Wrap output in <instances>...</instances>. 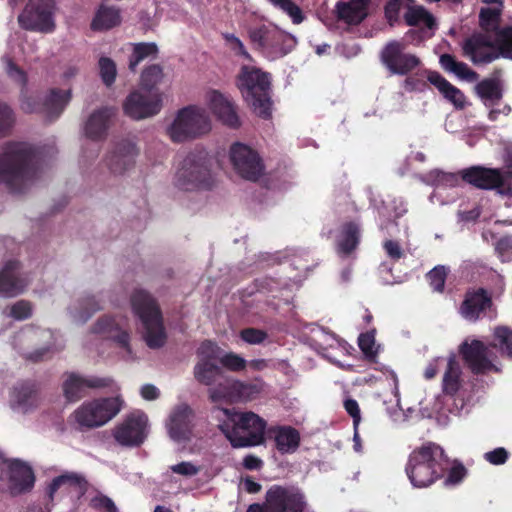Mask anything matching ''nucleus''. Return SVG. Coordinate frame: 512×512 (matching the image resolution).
Wrapping results in <instances>:
<instances>
[{
    "mask_svg": "<svg viewBox=\"0 0 512 512\" xmlns=\"http://www.w3.org/2000/svg\"><path fill=\"white\" fill-rule=\"evenodd\" d=\"M213 414L219 429L233 447H251L264 442L266 422L257 414L237 413L226 408H216Z\"/></svg>",
    "mask_w": 512,
    "mask_h": 512,
    "instance_id": "nucleus-1",
    "label": "nucleus"
},
{
    "mask_svg": "<svg viewBox=\"0 0 512 512\" xmlns=\"http://www.w3.org/2000/svg\"><path fill=\"white\" fill-rule=\"evenodd\" d=\"M36 154L27 143H10L0 154V184L20 192L35 175Z\"/></svg>",
    "mask_w": 512,
    "mask_h": 512,
    "instance_id": "nucleus-2",
    "label": "nucleus"
},
{
    "mask_svg": "<svg viewBox=\"0 0 512 512\" xmlns=\"http://www.w3.org/2000/svg\"><path fill=\"white\" fill-rule=\"evenodd\" d=\"M447 463L442 447L429 442L411 452L405 471L413 487L426 488L443 475Z\"/></svg>",
    "mask_w": 512,
    "mask_h": 512,
    "instance_id": "nucleus-3",
    "label": "nucleus"
},
{
    "mask_svg": "<svg viewBox=\"0 0 512 512\" xmlns=\"http://www.w3.org/2000/svg\"><path fill=\"white\" fill-rule=\"evenodd\" d=\"M164 130L173 143H186L207 135L212 130V120L206 108L188 105L175 112Z\"/></svg>",
    "mask_w": 512,
    "mask_h": 512,
    "instance_id": "nucleus-4",
    "label": "nucleus"
},
{
    "mask_svg": "<svg viewBox=\"0 0 512 512\" xmlns=\"http://www.w3.org/2000/svg\"><path fill=\"white\" fill-rule=\"evenodd\" d=\"M252 47L265 59L275 61L291 53L297 38L272 22H262L247 30Z\"/></svg>",
    "mask_w": 512,
    "mask_h": 512,
    "instance_id": "nucleus-5",
    "label": "nucleus"
},
{
    "mask_svg": "<svg viewBox=\"0 0 512 512\" xmlns=\"http://www.w3.org/2000/svg\"><path fill=\"white\" fill-rule=\"evenodd\" d=\"M12 345L26 359L37 362L50 358L63 349L61 338L49 329L29 325L14 336Z\"/></svg>",
    "mask_w": 512,
    "mask_h": 512,
    "instance_id": "nucleus-6",
    "label": "nucleus"
},
{
    "mask_svg": "<svg viewBox=\"0 0 512 512\" xmlns=\"http://www.w3.org/2000/svg\"><path fill=\"white\" fill-rule=\"evenodd\" d=\"M238 86L246 102L263 118L271 115L270 75L253 66H243Z\"/></svg>",
    "mask_w": 512,
    "mask_h": 512,
    "instance_id": "nucleus-7",
    "label": "nucleus"
},
{
    "mask_svg": "<svg viewBox=\"0 0 512 512\" xmlns=\"http://www.w3.org/2000/svg\"><path fill=\"white\" fill-rule=\"evenodd\" d=\"M211 163L212 158L206 150L190 152L176 167L175 186L185 191L210 187L212 184Z\"/></svg>",
    "mask_w": 512,
    "mask_h": 512,
    "instance_id": "nucleus-8",
    "label": "nucleus"
},
{
    "mask_svg": "<svg viewBox=\"0 0 512 512\" xmlns=\"http://www.w3.org/2000/svg\"><path fill=\"white\" fill-rule=\"evenodd\" d=\"M134 313L139 317L143 326L144 339L150 348L164 345L166 333L162 316L155 300L144 290H135L131 297Z\"/></svg>",
    "mask_w": 512,
    "mask_h": 512,
    "instance_id": "nucleus-9",
    "label": "nucleus"
},
{
    "mask_svg": "<svg viewBox=\"0 0 512 512\" xmlns=\"http://www.w3.org/2000/svg\"><path fill=\"white\" fill-rule=\"evenodd\" d=\"M441 385L443 398L449 402L450 413L460 414L469 404L471 396L469 383L454 355L447 358Z\"/></svg>",
    "mask_w": 512,
    "mask_h": 512,
    "instance_id": "nucleus-10",
    "label": "nucleus"
},
{
    "mask_svg": "<svg viewBox=\"0 0 512 512\" xmlns=\"http://www.w3.org/2000/svg\"><path fill=\"white\" fill-rule=\"evenodd\" d=\"M307 500L304 493L294 486L273 485L263 504H252L247 512H305Z\"/></svg>",
    "mask_w": 512,
    "mask_h": 512,
    "instance_id": "nucleus-11",
    "label": "nucleus"
},
{
    "mask_svg": "<svg viewBox=\"0 0 512 512\" xmlns=\"http://www.w3.org/2000/svg\"><path fill=\"white\" fill-rule=\"evenodd\" d=\"M123 400L109 397L86 401L73 413L75 422L83 428H96L105 425L122 409Z\"/></svg>",
    "mask_w": 512,
    "mask_h": 512,
    "instance_id": "nucleus-12",
    "label": "nucleus"
},
{
    "mask_svg": "<svg viewBox=\"0 0 512 512\" xmlns=\"http://www.w3.org/2000/svg\"><path fill=\"white\" fill-rule=\"evenodd\" d=\"M88 337L91 339L99 337L112 340L122 349V358L124 360L131 361L135 358L130 345L128 322L122 316H102L95 322Z\"/></svg>",
    "mask_w": 512,
    "mask_h": 512,
    "instance_id": "nucleus-13",
    "label": "nucleus"
},
{
    "mask_svg": "<svg viewBox=\"0 0 512 512\" xmlns=\"http://www.w3.org/2000/svg\"><path fill=\"white\" fill-rule=\"evenodd\" d=\"M34 485L32 469L17 459H5L0 451V491L19 495Z\"/></svg>",
    "mask_w": 512,
    "mask_h": 512,
    "instance_id": "nucleus-14",
    "label": "nucleus"
},
{
    "mask_svg": "<svg viewBox=\"0 0 512 512\" xmlns=\"http://www.w3.org/2000/svg\"><path fill=\"white\" fill-rule=\"evenodd\" d=\"M229 159L234 171L242 178L256 181L264 173L263 161L252 147L236 142L229 149Z\"/></svg>",
    "mask_w": 512,
    "mask_h": 512,
    "instance_id": "nucleus-15",
    "label": "nucleus"
},
{
    "mask_svg": "<svg viewBox=\"0 0 512 512\" xmlns=\"http://www.w3.org/2000/svg\"><path fill=\"white\" fill-rule=\"evenodd\" d=\"M148 432L147 415L141 410H135L115 427L113 436L117 443L122 446H138L144 442Z\"/></svg>",
    "mask_w": 512,
    "mask_h": 512,
    "instance_id": "nucleus-16",
    "label": "nucleus"
},
{
    "mask_svg": "<svg viewBox=\"0 0 512 512\" xmlns=\"http://www.w3.org/2000/svg\"><path fill=\"white\" fill-rule=\"evenodd\" d=\"M162 107L161 96L157 92L132 91L124 101V113L132 119L141 120L158 114Z\"/></svg>",
    "mask_w": 512,
    "mask_h": 512,
    "instance_id": "nucleus-17",
    "label": "nucleus"
},
{
    "mask_svg": "<svg viewBox=\"0 0 512 512\" xmlns=\"http://www.w3.org/2000/svg\"><path fill=\"white\" fill-rule=\"evenodd\" d=\"M462 49L474 64L489 63L500 57L493 32L473 34L463 42Z\"/></svg>",
    "mask_w": 512,
    "mask_h": 512,
    "instance_id": "nucleus-18",
    "label": "nucleus"
},
{
    "mask_svg": "<svg viewBox=\"0 0 512 512\" xmlns=\"http://www.w3.org/2000/svg\"><path fill=\"white\" fill-rule=\"evenodd\" d=\"M71 99V90L51 89L43 103H38L33 97L22 100L21 108L26 113L38 112L49 120H53L63 112Z\"/></svg>",
    "mask_w": 512,
    "mask_h": 512,
    "instance_id": "nucleus-19",
    "label": "nucleus"
},
{
    "mask_svg": "<svg viewBox=\"0 0 512 512\" xmlns=\"http://www.w3.org/2000/svg\"><path fill=\"white\" fill-rule=\"evenodd\" d=\"M381 60L392 73L405 75L415 69L420 60L414 54L406 51V45L400 41H391L381 52Z\"/></svg>",
    "mask_w": 512,
    "mask_h": 512,
    "instance_id": "nucleus-20",
    "label": "nucleus"
},
{
    "mask_svg": "<svg viewBox=\"0 0 512 512\" xmlns=\"http://www.w3.org/2000/svg\"><path fill=\"white\" fill-rule=\"evenodd\" d=\"M462 180L481 189H496L500 195H512L511 184L497 169L471 167L462 171Z\"/></svg>",
    "mask_w": 512,
    "mask_h": 512,
    "instance_id": "nucleus-21",
    "label": "nucleus"
},
{
    "mask_svg": "<svg viewBox=\"0 0 512 512\" xmlns=\"http://www.w3.org/2000/svg\"><path fill=\"white\" fill-rule=\"evenodd\" d=\"M197 356L199 360L194 368V376L200 383L211 385L221 373L217 365L220 348L211 341H205L198 348Z\"/></svg>",
    "mask_w": 512,
    "mask_h": 512,
    "instance_id": "nucleus-22",
    "label": "nucleus"
},
{
    "mask_svg": "<svg viewBox=\"0 0 512 512\" xmlns=\"http://www.w3.org/2000/svg\"><path fill=\"white\" fill-rule=\"evenodd\" d=\"M139 149L132 140H122L115 144L105 158L109 172L121 176L129 172L135 165Z\"/></svg>",
    "mask_w": 512,
    "mask_h": 512,
    "instance_id": "nucleus-23",
    "label": "nucleus"
},
{
    "mask_svg": "<svg viewBox=\"0 0 512 512\" xmlns=\"http://www.w3.org/2000/svg\"><path fill=\"white\" fill-rule=\"evenodd\" d=\"M40 402L35 385L30 381H19L10 389L8 403L15 413H33L40 406Z\"/></svg>",
    "mask_w": 512,
    "mask_h": 512,
    "instance_id": "nucleus-24",
    "label": "nucleus"
},
{
    "mask_svg": "<svg viewBox=\"0 0 512 512\" xmlns=\"http://www.w3.org/2000/svg\"><path fill=\"white\" fill-rule=\"evenodd\" d=\"M461 352L467 364L476 373L498 370L493 363L489 347L481 341L473 340L470 344L463 343Z\"/></svg>",
    "mask_w": 512,
    "mask_h": 512,
    "instance_id": "nucleus-25",
    "label": "nucleus"
},
{
    "mask_svg": "<svg viewBox=\"0 0 512 512\" xmlns=\"http://www.w3.org/2000/svg\"><path fill=\"white\" fill-rule=\"evenodd\" d=\"M29 279L21 272L17 261H8L0 270V297L10 298L22 293Z\"/></svg>",
    "mask_w": 512,
    "mask_h": 512,
    "instance_id": "nucleus-26",
    "label": "nucleus"
},
{
    "mask_svg": "<svg viewBox=\"0 0 512 512\" xmlns=\"http://www.w3.org/2000/svg\"><path fill=\"white\" fill-rule=\"evenodd\" d=\"M192 418V410L186 404L175 407L166 423L170 438L176 442L187 440L191 434Z\"/></svg>",
    "mask_w": 512,
    "mask_h": 512,
    "instance_id": "nucleus-27",
    "label": "nucleus"
},
{
    "mask_svg": "<svg viewBox=\"0 0 512 512\" xmlns=\"http://www.w3.org/2000/svg\"><path fill=\"white\" fill-rule=\"evenodd\" d=\"M491 308L490 296L484 289H478L466 294L460 307V314L468 321H476L481 314H487L490 318H493L494 313L491 311Z\"/></svg>",
    "mask_w": 512,
    "mask_h": 512,
    "instance_id": "nucleus-28",
    "label": "nucleus"
},
{
    "mask_svg": "<svg viewBox=\"0 0 512 512\" xmlns=\"http://www.w3.org/2000/svg\"><path fill=\"white\" fill-rule=\"evenodd\" d=\"M206 102L211 111L223 124L232 128L240 125L235 105L228 97L216 90H212L206 94Z\"/></svg>",
    "mask_w": 512,
    "mask_h": 512,
    "instance_id": "nucleus-29",
    "label": "nucleus"
},
{
    "mask_svg": "<svg viewBox=\"0 0 512 512\" xmlns=\"http://www.w3.org/2000/svg\"><path fill=\"white\" fill-rule=\"evenodd\" d=\"M106 385L107 381L105 379L70 374L63 383V390L68 400L75 401L82 396L85 389L104 387Z\"/></svg>",
    "mask_w": 512,
    "mask_h": 512,
    "instance_id": "nucleus-30",
    "label": "nucleus"
},
{
    "mask_svg": "<svg viewBox=\"0 0 512 512\" xmlns=\"http://www.w3.org/2000/svg\"><path fill=\"white\" fill-rule=\"evenodd\" d=\"M102 307L99 295L86 294L69 306L68 312L76 323H85Z\"/></svg>",
    "mask_w": 512,
    "mask_h": 512,
    "instance_id": "nucleus-31",
    "label": "nucleus"
},
{
    "mask_svg": "<svg viewBox=\"0 0 512 512\" xmlns=\"http://www.w3.org/2000/svg\"><path fill=\"white\" fill-rule=\"evenodd\" d=\"M112 115L113 110L111 108L95 110L84 125L85 136L93 141L101 140L107 133Z\"/></svg>",
    "mask_w": 512,
    "mask_h": 512,
    "instance_id": "nucleus-32",
    "label": "nucleus"
},
{
    "mask_svg": "<svg viewBox=\"0 0 512 512\" xmlns=\"http://www.w3.org/2000/svg\"><path fill=\"white\" fill-rule=\"evenodd\" d=\"M420 179L427 185L435 186L436 191L430 196V201L432 203L435 202V198L441 196V190L456 188L463 181L462 176L460 177L455 173H447L437 169L431 170L427 174L421 176Z\"/></svg>",
    "mask_w": 512,
    "mask_h": 512,
    "instance_id": "nucleus-33",
    "label": "nucleus"
},
{
    "mask_svg": "<svg viewBox=\"0 0 512 512\" xmlns=\"http://www.w3.org/2000/svg\"><path fill=\"white\" fill-rule=\"evenodd\" d=\"M270 434L282 454H292L300 445V434L291 426H276L270 429Z\"/></svg>",
    "mask_w": 512,
    "mask_h": 512,
    "instance_id": "nucleus-34",
    "label": "nucleus"
},
{
    "mask_svg": "<svg viewBox=\"0 0 512 512\" xmlns=\"http://www.w3.org/2000/svg\"><path fill=\"white\" fill-rule=\"evenodd\" d=\"M405 22L409 26H420L424 28L425 31L423 33L425 37H431L437 28V23L433 15L423 6L416 4L414 0H410Z\"/></svg>",
    "mask_w": 512,
    "mask_h": 512,
    "instance_id": "nucleus-35",
    "label": "nucleus"
},
{
    "mask_svg": "<svg viewBox=\"0 0 512 512\" xmlns=\"http://www.w3.org/2000/svg\"><path fill=\"white\" fill-rule=\"evenodd\" d=\"M428 81L435 86L443 97L457 109H462L466 105L464 94L444 77L437 72L428 73Z\"/></svg>",
    "mask_w": 512,
    "mask_h": 512,
    "instance_id": "nucleus-36",
    "label": "nucleus"
},
{
    "mask_svg": "<svg viewBox=\"0 0 512 512\" xmlns=\"http://www.w3.org/2000/svg\"><path fill=\"white\" fill-rule=\"evenodd\" d=\"M419 412L424 418H432L435 415L450 413L449 403L443 398V393L428 395L425 391L417 395Z\"/></svg>",
    "mask_w": 512,
    "mask_h": 512,
    "instance_id": "nucleus-37",
    "label": "nucleus"
},
{
    "mask_svg": "<svg viewBox=\"0 0 512 512\" xmlns=\"http://www.w3.org/2000/svg\"><path fill=\"white\" fill-rule=\"evenodd\" d=\"M368 0H351L337 4L338 18L347 24H359L367 16Z\"/></svg>",
    "mask_w": 512,
    "mask_h": 512,
    "instance_id": "nucleus-38",
    "label": "nucleus"
},
{
    "mask_svg": "<svg viewBox=\"0 0 512 512\" xmlns=\"http://www.w3.org/2000/svg\"><path fill=\"white\" fill-rule=\"evenodd\" d=\"M482 2L485 6L480 10V25L485 31L494 33L498 30L503 0H482Z\"/></svg>",
    "mask_w": 512,
    "mask_h": 512,
    "instance_id": "nucleus-39",
    "label": "nucleus"
},
{
    "mask_svg": "<svg viewBox=\"0 0 512 512\" xmlns=\"http://www.w3.org/2000/svg\"><path fill=\"white\" fill-rule=\"evenodd\" d=\"M360 241V229L355 223L345 224L337 236V253L348 256L356 249Z\"/></svg>",
    "mask_w": 512,
    "mask_h": 512,
    "instance_id": "nucleus-40",
    "label": "nucleus"
},
{
    "mask_svg": "<svg viewBox=\"0 0 512 512\" xmlns=\"http://www.w3.org/2000/svg\"><path fill=\"white\" fill-rule=\"evenodd\" d=\"M475 89L487 107L496 105L502 98V83L496 77L482 80Z\"/></svg>",
    "mask_w": 512,
    "mask_h": 512,
    "instance_id": "nucleus-41",
    "label": "nucleus"
},
{
    "mask_svg": "<svg viewBox=\"0 0 512 512\" xmlns=\"http://www.w3.org/2000/svg\"><path fill=\"white\" fill-rule=\"evenodd\" d=\"M376 369L380 370L388 380H391L392 392L395 397V406L392 408H387V412L391 418V420L395 423H402L408 419V415L403 409L400 407V394L398 388V377L396 373L390 368L381 365Z\"/></svg>",
    "mask_w": 512,
    "mask_h": 512,
    "instance_id": "nucleus-42",
    "label": "nucleus"
},
{
    "mask_svg": "<svg viewBox=\"0 0 512 512\" xmlns=\"http://www.w3.org/2000/svg\"><path fill=\"white\" fill-rule=\"evenodd\" d=\"M310 345L320 353H324L329 348L341 346V341L331 332L323 327L313 326L309 334Z\"/></svg>",
    "mask_w": 512,
    "mask_h": 512,
    "instance_id": "nucleus-43",
    "label": "nucleus"
},
{
    "mask_svg": "<svg viewBox=\"0 0 512 512\" xmlns=\"http://www.w3.org/2000/svg\"><path fill=\"white\" fill-rule=\"evenodd\" d=\"M121 22L120 11L113 6L101 5L95 14L91 27L93 30H108Z\"/></svg>",
    "mask_w": 512,
    "mask_h": 512,
    "instance_id": "nucleus-44",
    "label": "nucleus"
},
{
    "mask_svg": "<svg viewBox=\"0 0 512 512\" xmlns=\"http://www.w3.org/2000/svg\"><path fill=\"white\" fill-rule=\"evenodd\" d=\"M441 66L448 72L455 74L458 78L467 82H474L478 75L466 63L458 62L449 54H443L440 57Z\"/></svg>",
    "mask_w": 512,
    "mask_h": 512,
    "instance_id": "nucleus-45",
    "label": "nucleus"
},
{
    "mask_svg": "<svg viewBox=\"0 0 512 512\" xmlns=\"http://www.w3.org/2000/svg\"><path fill=\"white\" fill-rule=\"evenodd\" d=\"M166 74L160 65L153 64L146 67L140 76V87L147 92H151L158 85L166 82Z\"/></svg>",
    "mask_w": 512,
    "mask_h": 512,
    "instance_id": "nucleus-46",
    "label": "nucleus"
},
{
    "mask_svg": "<svg viewBox=\"0 0 512 512\" xmlns=\"http://www.w3.org/2000/svg\"><path fill=\"white\" fill-rule=\"evenodd\" d=\"M158 54V47L155 43H136L129 60V68L135 70L139 63L146 59H154Z\"/></svg>",
    "mask_w": 512,
    "mask_h": 512,
    "instance_id": "nucleus-47",
    "label": "nucleus"
},
{
    "mask_svg": "<svg viewBox=\"0 0 512 512\" xmlns=\"http://www.w3.org/2000/svg\"><path fill=\"white\" fill-rule=\"evenodd\" d=\"M500 56L512 59V26L493 33Z\"/></svg>",
    "mask_w": 512,
    "mask_h": 512,
    "instance_id": "nucleus-48",
    "label": "nucleus"
},
{
    "mask_svg": "<svg viewBox=\"0 0 512 512\" xmlns=\"http://www.w3.org/2000/svg\"><path fill=\"white\" fill-rule=\"evenodd\" d=\"M275 8L284 12L290 17L294 24H300L304 20V16L300 7L292 0H267Z\"/></svg>",
    "mask_w": 512,
    "mask_h": 512,
    "instance_id": "nucleus-49",
    "label": "nucleus"
},
{
    "mask_svg": "<svg viewBox=\"0 0 512 512\" xmlns=\"http://www.w3.org/2000/svg\"><path fill=\"white\" fill-rule=\"evenodd\" d=\"M493 347L502 354L512 357V331L506 327H497L494 331Z\"/></svg>",
    "mask_w": 512,
    "mask_h": 512,
    "instance_id": "nucleus-50",
    "label": "nucleus"
},
{
    "mask_svg": "<svg viewBox=\"0 0 512 512\" xmlns=\"http://www.w3.org/2000/svg\"><path fill=\"white\" fill-rule=\"evenodd\" d=\"M3 313L14 320L22 321L31 317L33 306L29 301L19 300L6 307Z\"/></svg>",
    "mask_w": 512,
    "mask_h": 512,
    "instance_id": "nucleus-51",
    "label": "nucleus"
},
{
    "mask_svg": "<svg viewBox=\"0 0 512 512\" xmlns=\"http://www.w3.org/2000/svg\"><path fill=\"white\" fill-rule=\"evenodd\" d=\"M409 5L410 0H390L387 3L385 7V15L390 25L397 22L401 15L404 19L406 18Z\"/></svg>",
    "mask_w": 512,
    "mask_h": 512,
    "instance_id": "nucleus-52",
    "label": "nucleus"
},
{
    "mask_svg": "<svg viewBox=\"0 0 512 512\" xmlns=\"http://www.w3.org/2000/svg\"><path fill=\"white\" fill-rule=\"evenodd\" d=\"M246 388L242 383L232 380H225V383L219 384L210 390V398L213 402L232 401L231 388Z\"/></svg>",
    "mask_w": 512,
    "mask_h": 512,
    "instance_id": "nucleus-53",
    "label": "nucleus"
},
{
    "mask_svg": "<svg viewBox=\"0 0 512 512\" xmlns=\"http://www.w3.org/2000/svg\"><path fill=\"white\" fill-rule=\"evenodd\" d=\"M358 345L367 359H374L380 350V345L375 341V330L360 334Z\"/></svg>",
    "mask_w": 512,
    "mask_h": 512,
    "instance_id": "nucleus-54",
    "label": "nucleus"
},
{
    "mask_svg": "<svg viewBox=\"0 0 512 512\" xmlns=\"http://www.w3.org/2000/svg\"><path fill=\"white\" fill-rule=\"evenodd\" d=\"M99 75L102 82L110 87L116 79L117 76V66L116 63L108 57H100L98 61Z\"/></svg>",
    "mask_w": 512,
    "mask_h": 512,
    "instance_id": "nucleus-55",
    "label": "nucleus"
},
{
    "mask_svg": "<svg viewBox=\"0 0 512 512\" xmlns=\"http://www.w3.org/2000/svg\"><path fill=\"white\" fill-rule=\"evenodd\" d=\"M79 478L76 474H63L53 479L52 483L49 486V497L53 499L54 493L60 489H70L72 487H76L78 485Z\"/></svg>",
    "mask_w": 512,
    "mask_h": 512,
    "instance_id": "nucleus-56",
    "label": "nucleus"
},
{
    "mask_svg": "<svg viewBox=\"0 0 512 512\" xmlns=\"http://www.w3.org/2000/svg\"><path fill=\"white\" fill-rule=\"evenodd\" d=\"M223 39L226 46L237 56H241L247 60L251 59L250 53L247 51L242 40L232 33H224Z\"/></svg>",
    "mask_w": 512,
    "mask_h": 512,
    "instance_id": "nucleus-57",
    "label": "nucleus"
},
{
    "mask_svg": "<svg viewBox=\"0 0 512 512\" xmlns=\"http://www.w3.org/2000/svg\"><path fill=\"white\" fill-rule=\"evenodd\" d=\"M218 361L227 369L232 371L243 370L246 365V361L241 356L234 353H226L220 349V357H218Z\"/></svg>",
    "mask_w": 512,
    "mask_h": 512,
    "instance_id": "nucleus-58",
    "label": "nucleus"
},
{
    "mask_svg": "<svg viewBox=\"0 0 512 512\" xmlns=\"http://www.w3.org/2000/svg\"><path fill=\"white\" fill-rule=\"evenodd\" d=\"M446 268L444 266L434 267L428 272L427 278L433 290L442 292L445 284Z\"/></svg>",
    "mask_w": 512,
    "mask_h": 512,
    "instance_id": "nucleus-59",
    "label": "nucleus"
},
{
    "mask_svg": "<svg viewBox=\"0 0 512 512\" xmlns=\"http://www.w3.org/2000/svg\"><path fill=\"white\" fill-rule=\"evenodd\" d=\"M465 476V467L460 462L455 461L453 465L450 467L448 476L445 479L444 483L447 486H454L459 484L464 479Z\"/></svg>",
    "mask_w": 512,
    "mask_h": 512,
    "instance_id": "nucleus-60",
    "label": "nucleus"
},
{
    "mask_svg": "<svg viewBox=\"0 0 512 512\" xmlns=\"http://www.w3.org/2000/svg\"><path fill=\"white\" fill-rule=\"evenodd\" d=\"M383 249L387 257L392 261H399L405 256V249L398 241L392 239L384 241Z\"/></svg>",
    "mask_w": 512,
    "mask_h": 512,
    "instance_id": "nucleus-61",
    "label": "nucleus"
},
{
    "mask_svg": "<svg viewBox=\"0 0 512 512\" xmlns=\"http://www.w3.org/2000/svg\"><path fill=\"white\" fill-rule=\"evenodd\" d=\"M14 114L9 106L0 103V135L6 134L14 124Z\"/></svg>",
    "mask_w": 512,
    "mask_h": 512,
    "instance_id": "nucleus-62",
    "label": "nucleus"
},
{
    "mask_svg": "<svg viewBox=\"0 0 512 512\" xmlns=\"http://www.w3.org/2000/svg\"><path fill=\"white\" fill-rule=\"evenodd\" d=\"M495 250L503 262L510 261L512 259V238H501L499 241H497Z\"/></svg>",
    "mask_w": 512,
    "mask_h": 512,
    "instance_id": "nucleus-63",
    "label": "nucleus"
},
{
    "mask_svg": "<svg viewBox=\"0 0 512 512\" xmlns=\"http://www.w3.org/2000/svg\"><path fill=\"white\" fill-rule=\"evenodd\" d=\"M91 505L100 512H117L114 502L104 495H97L93 497L91 499Z\"/></svg>",
    "mask_w": 512,
    "mask_h": 512,
    "instance_id": "nucleus-64",
    "label": "nucleus"
}]
</instances>
